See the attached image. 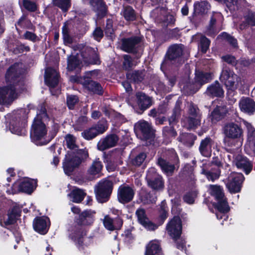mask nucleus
<instances>
[{
    "instance_id": "nucleus-15",
    "label": "nucleus",
    "mask_w": 255,
    "mask_h": 255,
    "mask_svg": "<svg viewBox=\"0 0 255 255\" xmlns=\"http://www.w3.org/2000/svg\"><path fill=\"white\" fill-rule=\"evenodd\" d=\"M233 163L238 168L242 169L247 174H249L253 168V164L248 159L240 154L236 156L234 159Z\"/></svg>"
},
{
    "instance_id": "nucleus-12",
    "label": "nucleus",
    "mask_w": 255,
    "mask_h": 255,
    "mask_svg": "<svg viewBox=\"0 0 255 255\" xmlns=\"http://www.w3.org/2000/svg\"><path fill=\"white\" fill-rule=\"evenodd\" d=\"M92 71L87 72L86 76L83 79H81L80 82L83 85V87L89 91L99 95L102 94V88L101 85L91 80L90 77L92 75Z\"/></svg>"
},
{
    "instance_id": "nucleus-46",
    "label": "nucleus",
    "mask_w": 255,
    "mask_h": 255,
    "mask_svg": "<svg viewBox=\"0 0 255 255\" xmlns=\"http://www.w3.org/2000/svg\"><path fill=\"white\" fill-rule=\"evenodd\" d=\"M97 130L93 127L84 130L81 133L82 136L87 140H91L95 137L97 134Z\"/></svg>"
},
{
    "instance_id": "nucleus-20",
    "label": "nucleus",
    "mask_w": 255,
    "mask_h": 255,
    "mask_svg": "<svg viewBox=\"0 0 255 255\" xmlns=\"http://www.w3.org/2000/svg\"><path fill=\"white\" fill-rule=\"evenodd\" d=\"M59 74L57 71L51 68H47L45 70L44 81L50 87H55L58 83Z\"/></svg>"
},
{
    "instance_id": "nucleus-64",
    "label": "nucleus",
    "mask_w": 255,
    "mask_h": 255,
    "mask_svg": "<svg viewBox=\"0 0 255 255\" xmlns=\"http://www.w3.org/2000/svg\"><path fill=\"white\" fill-rule=\"evenodd\" d=\"M94 38L99 41L103 36V31L100 27H97L93 33Z\"/></svg>"
},
{
    "instance_id": "nucleus-55",
    "label": "nucleus",
    "mask_w": 255,
    "mask_h": 255,
    "mask_svg": "<svg viewBox=\"0 0 255 255\" xmlns=\"http://www.w3.org/2000/svg\"><path fill=\"white\" fill-rule=\"evenodd\" d=\"M216 21V20L213 16L211 18L210 23L206 32L207 35L212 36H214L218 32L217 31L214 30V25H215Z\"/></svg>"
},
{
    "instance_id": "nucleus-45",
    "label": "nucleus",
    "mask_w": 255,
    "mask_h": 255,
    "mask_svg": "<svg viewBox=\"0 0 255 255\" xmlns=\"http://www.w3.org/2000/svg\"><path fill=\"white\" fill-rule=\"evenodd\" d=\"M140 200L141 202L145 204H148L155 202V197L150 193L142 191L140 193Z\"/></svg>"
},
{
    "instance_id": "nucleus-33",
    "label": "nucleus",
    "mask_w": 255,
    "mask_h": 255,
    "mask_svg": "<svg viewBox=\"0 0 255 255\" xmlns=\"http://www.w3.org/2000/svg\"><path fill=\"white\" fill-rule=\"evenodd\" d=\"M90 4L93 9L99 16H103L107 12V7L102 0H91Z\"/></svg>"
},
{
    "instance_id": "nucleus-9",
    "label": "nucleus",
    "mask_w": 255,
    "mask_h": 255,
    "mask_svg": "<svg viewBox=\"0 0 255 255\" xmlns=\"http://www.w3.org/2000/svg\"><path fill=\"white\" fill-rule=\"evenodd\" d=\"M166 230L169 235L173 239L179 238L182 232L181 221L179 217L175 216L168 223Z\"/></svg>"
},
{
    "instance_id": "nucleus-27",
    "label": "nucleus",
    "mask_w": 255,
    "mask_h": 255,
    "mask_svg": "<svg viewBox=\"0 0 255 255\" xmlns=\"http://www.w3.org/2000/svg\"><path fill=\"white\" fill-rule=\"evenodd\" d=\"M136 103L139 109L145 110L152 105L151 98L145 94L138 92L136 95Z\"/></svg>"
},
{
    "instance_id": "nucleus-25",
    "label": "nucleus",
    "mask_w": 255,
    "mask_h": 255,
    "mask_svg": "<svg viewBox=\"0 0 255 255\" xmlns=\"http://www.w3.org/2000/svg\"><path fill=\"white\" fill-rule=\"evenodd\" d=\"M228 109L226 106H217L210 115L212 123H215L222 120L228 113Z\"/></svg>"
},
{
    "instance_id": "nucleus-1",
    "label": "nucleus",
    "mask_w": 255,
    "mask_h": 255,
    "mask_svg": "<svg viewBox=\"0 0 255 255\" xmlns=\"http://www.w3.org/2000/svg\"><path fill=\"white\" fill-rule=\"evenodd\" d=\"M22 72V64L18 63L13 64L7 70L5 75L7 86L0 88V104H9L16 98L15 86Z\"/></svg>"
},
{
    "instance_id": "nucleus-10",
    "label": "nucleus",
    "mask_w": 255,
    "mask_h": 255,
    "mask_svg": "<svg viewBox=\"0 0 255 255\" xmlns=\"http://www.w3.org/2000/svg\"><path fill=\"white\" fill-rule=\"evenodd\" d=\"M134 194L133 188L128 185H121L118 190L117 197L120 203L125 204L131 201Z\"/></svg>"
},
{
    "instance_id": "nucleus-5",
    "label": "nucleus",
    "mask_w": 255,
    "mask_h": 255,
    "mask_svg": "<svg viewBox=\"0 0 255 255\" xmlns=\"http://www.w3.org/2000/svg\"><path fill=\"white\" fill-rule=\"evenodd\" d=\"M189 117L183 121V126L188 129H194L200 125L201 115L197 107L193 104H188Z\"/></svg>"
},
{
    "instance_id": "nucleus-47",
    "label": "nucleus",
    "mask_w": 255,
    "mask_h": 255,
    "mask_svg": "<svg viewBox=\"0 0 255 255\" xmlns=\"http://www.w3.org/2000/svg\"><path fill=\"white\" fill-rule=\"evenodd\" d=\"M69 28L67 24L64 23L62 28L63 41L65 44H70L72 42V38L69 34Z\"/></svg>"
},
{
    "instance_id": "nucleus-24",
    "label": "nucleus",
    "mask_w": 255,
    "mask_h": 255,
    "mask_svg": "<svg viewBox=\"0 0 255 255\" xmlns=\"http://www.w3.org/2000/svg\"><path fill=\"white\" fill-rule=\"evenodd\" d=\"M103 167L102 163L99 158H96L93 160L87 170V174L89 175L88 180L93 179L95 176L101 172Z\"/></svg>"
},
{
    "instance_id": "nucleus-26",
    "label": "nucleus",
    "mask_w": 255,
    "mask_h": 255,
    "mask_svg": "<svg viewBox=\"0 0 255 255\" xmlns=\"http://www.w3.org/2000/svg\"><path fill=\"white\" fill-rule=\"evenodd\" d=\"M213 144L212 139L208 137L201 141L199 151L201 154L206 157L210 156L212 152V146Z\"/></svg>"
},
{
    "instance_id": "nucleus-2",
    "label": "nucleus",
    "mask_w": 255,
    "mask_h": 255,
    "mask_svg": "<svg viewBox=\"0 0 255 255\" xmlns=\"http://www.w3.org/2000/svg\"><path fill=\"white\" fill-rule=\"evenodd\" d=\"M47 119V115L44 108L41 107L40 112L37 114L34 118L31 126L30 137L31 140L37 145H43L45 142L39 141L44 138L47 132L45 120Z\"/></svg>"
},
{
    "instance_id": "nucleus-50",
    "label": "nucleus",
    "mask_w": 255,
    "mask_h": 255,
    "mask_svg": "<svg viewBox=\"0 0 255 255\" xmlns=\"http://www.w3.org/2000/svg\"><path fill=\"white\" fill-rule=\"evenodd\" d=\"M200 47L203 53H206L209 48L210 41L205 36L200 35Z\"/></svg>"
},
{
    "instance_id": "nucleus-56",
    "label": "nucleus",
    "mask_w": 255,
    "mask_h": 255,
    "mask_svg": "<svg viewBox=\"0 0 255 255\" xmlns=\"http://www.w3.org/2000/svg\"><path fill=\"white\" fill-rule=\"evenodd\" d=\"M106 35L113 38L114 36V29L113 28V22L112 20L108 19L107 21V25L105 28Z\"/></svg>"
},
{
    "instance_id": "nucleus-29",
    "label": "nucleus",
    "mask_w": 255,
    "mask_h": 255,
    "mask_svg": "<svg viewBox=\"0 0 255 255\" xmlns=\"http://www.w3.org/2000/svg\"><path fill=\"white\" fill-rule=\"evenodd\" d=\"M81 162L82 161L80 157L75 156L74 157L64 162L63 168L65 173L67 175H70L73 171L74 169L81 163Z\"/></svg>"
},
{
    "instance_id": "nucleus-31",
    "label": "nucleus",
    "mask_w": 255,
    "mask_h": 255,
    "mask_svg": "<svg viewBox=\"0 0 255 255\" xmlns=\"http://www.w3.org/2000/svg\"><path fill=\"white\" fill-rule=\"evenodd\" d=\"M183 45L175 44L171 46L167 53V58L173 60L179 58L183 53Z\"/></svg>"
},
{
    "instance_id": "nucleus-16",
    "label": "nucleus",
    "mask_w": 255,
    "mask_h": 255,
    "mask_svg": "<svg viewBox=\"0 0 255 255\" xmlns=\"http://www.w3.org/2000/svg\"><path fill=\"white\" fill-rule=\"evenodd\" d=\"M119 140V137L115 134L107 135L105 138L101 139L98 143V149L104 151L107 149L115 146Z\"/></svg>"
},
{
    "instance_id": "nucleus-63",
    "label": "nucleus",
    "mask_w": 255,
    "mask_h": 255,
    "mask_svg": "<svg viewBox=\"0 0 255 255\" xmlns=\"http://www.w3.org/2000/svg\"><path fill=\"white\" fill-rule=\"evenodd\" d=\"M23 6L27 10L34 11L36 9V6L34 2L27 0H23Z\"/></svg>"
},
{
    "instance_id": "nucleus-52",
    "label": "nucleus",
    "mask_w": 255,
    "mask_h": 255,
    "mask_svg": "<svg viewBox=\"0 0 255 255\" xmlns=\"http://www.w3.org/2000/svg\"><path fill=\"white\" fill-rule=\"evenodd\" d=\"M180 112V102L177 101L174 109L172 115L169 119V122L170 125L175 122L178 117Z\"/></svg>"
},
{
    "instance_id": "nucleus-37",
    "label": "nucleus",
    "mask_w": 255,
    "mask_h": 255,
    "mask_svg": "<svg viewBox=\"0 0 255 255\" xmlns=\"http://www.w3.org/2000/svg\"><path fill=\"white\" fill-rule=\"evenodd\" d=\"M157 163L162 170L167 175H172L175 169L174 165L169 163L162 158H158Z\"/></svg>"
},
{
    "instance_id": "nucleus-39",
    "label": "nucleus",
    "mask_w": 255,
    "mask_h": 255,
    "mask_svg": "<svg viewBox=\"0 0 255 255\" xmlns=\"http://www.w3.org/2000/svg\"><path fill=\"white\" fill-rule=\"evenodd\" d=\"M82 63L79 55L77 53L75 56L71 55L68 58L67 68L69 70L72 71L77 67H80Z\"/></svg>"
},
{
    "instance_id": "nucleus-28",
    "label": "nucleus",
    "mask_w": 255,
    "mask_h": 255,
    "mask_svg": "<svg viewBox=\"0 0 255 255\" xmlns=\"http://www.w3.org/2000/svg\"><path fill=\"white\" fill-rule=\"evenodd\" d=\"M140 39L137 37H132L123 40L122 49L125 51L131 52L135 49L137 44L139 42Z\"/></svg>"
},
{
    "instance_id": "nucleus-17",
    "label": "nucleus",
    "mask_w": 255,
    "mask_h": 255,
    "mask_svg": "<svg viewBox=\"0 0 255 255\" xmlns=\"http://www.w3.org/2000/svg\"><path fill=\"white\" fill-rule=\"evenodd\" d=\"M95 215L94 210H85L79 215L77 223L82 226L91 225L95 220Z\"/></svg>"
},
{
    "instance_id": "nucleus-43",
    "label": "nucleus",
    "mask_w": 255,
    "mask_h": 255,
    "mask_svg": "<svg viewBox=\"0 0 255 255\" xmlns=\"http://www.w3.org/2000/svg\"><path fill=\"white\" fill-rule=\"evenodd\" d=\"M85 195L84 192L81 189H76L72 191L70 196L72 198L74 202L79 203L83 200Z\"/></svg>"
},
{
    "instance_id": "nucleus-40",
    "label": "nucleus",
    "mask_w": 255,
    "mask_h": 255,
    "mask_svg": "<svg viewBox=\"0 0 255 255\" xmlns=\"http://www.w3.org/2000/svg\"><path fill=\"white\" fill-rule=\"evenodd\" d=\"M86 234L84 232L79 230L74 232L72 236V239L76 243L77 246L80 250L83 249L85 246L84 242L85 241L86 239H84V236ZM85 246H87V245H85Z\"/></svg>"
},
{
    "instance_id": "nucleus-42",
    "label": "nucleus",
    "mask_w": 255,
    "mask_h": 255,
    "mask_svg": "<svg viewBox=\"0 0 255 255\" xmlns=\"http://www.w3.org/2000/svg\"><path fill=\"white\" fill-rule=\"evenodd\" d=\"M19 216V212L16 208H13L11 210H9L7 214V219L4 221L5 225L13 224L17 217Z\"/></svg>"
},
{
    "instance_id": "nucleus-49",
    "label": "nucleus",
    "mask_w": 255,
    "mask_h": 255,
    "mask_svg": "<svg viewBox=\"0 0 255 255\" xmlns=\"http://www.w3.org/2000/svg\"><path fill=\"white\" fill-rule=\"evenodd\" d=\"M54 4L66 11L70 6V0H53Z\"/></svg>"
},
{
    "instance_id": "nucleus-34",
    "label": "nucleus",
    "mask_w": 255,
    "mask_h": 255,
    "mask_svg": "<svg viewBox=\"0 0 255 255\" xmlns=\"http://www.w3.org/2000/svg\"><path fill=\"white\" fill-rule=\"evenodd\" d=\"M145 255H161V248L157 241H152L147 244Z\"/></svg>"
},
{
    "instance_id": "nucleus-13",
    "label": "nucleus",
    "mask_w": 255,
    "mask_h": 255,
    "mask_svg": "<svg viewBox=\"0 0 255 255\" xmlns=\"http://www.w3.org/2000/svg\"><path fill=\"white\" fill-rule=\"evenodd\" d=\"M135 130L137 134H141L143 139L152 137L153 132L150 124L145 121H140L135 124Z\"/></svg>"
},
{
    "instance_id": "nucleus-6",
    "label": "nucleus",
    "mask_w": 255,
    "mask_h": 255,
    "mask_svg": "<svg viewBox=\"0 0 255 255\" xmlns=\"http://www.w3.org/2000/svg\"><path fill=\"white\" fill-rule=\"evenodd\" d=\"M112 191V183L109 180H104L99 183L95 187V192L98 201L104 203L108 201Z\"/></svg>"
},
{
    "instance_id": "nucleus-41",
    "label": "nucleus",
    "mask_w": 255,
    "mask_h": 255,
    "mask_svg": "<svg viewBox=\"0 0 255 255\" xmlns=\"http://www.w3.org/2000/svg\"><path fill=\"white\" fill-rule=\"evenodd\" d=\"M201 173L204 174L209 180L214 181L219 178L220 172L219 168L216 167L215 168H212L211 170L203 169Z\"/></svg>"
},
{
    "instance_id": "nucleus-4",
    "label": "nucleus",
    "mask_w": 255,
    "mask_h": 255,
    "mask_svg": "<svg viewBox=\"0 0 255 255\" xmlns=\"http://www.w3.org/2000/svg\"><path fill=\"white\" fill-rule=\"evenodd\" d=\"M209 193L215 197L218 201L216 208L221 212H226L230 210L227 199L225 197L223 189L218 185H210L209 188Z\"/></svg>"
},
{
    "instance_id": "nucleus-3",
    "label": "nucleus",
    "mask_w": 255,
    "mask_h": 255,
    "mask_svg": "<svg viewBox=\"0 0 255 255\" xmlns=\"http://www.w3.org/2000/svg\"><path fill=\"white\" fill-rule=\"evenodd\" d=\"M75 50L79 51V53L78 54L82 61L85 64H100L98 54L94 49L83 44H78L75 46Z\"/></svg>"
},
{
    "instance_id": "nucleus-57",
    "label": "nucleus",
    "mask_w": 255,
    "mask_h": 255,
    "mask_svg": "<svg viewBox=\"0 0 255 255\" xmlns=\"http://www.w3.org/2000/svg\"><path fill=\"white\" fill-rule=\"evenodd\" d=\"M133 65L132 58L128 55L124 56L123 67L126 70H129Z\"/></svg>"
},
{
    "instance_id": "nucleus-22",
    "label": "nucleus",
    "mask_w": 255,
    "mask_h": 255,
    "mask_svg": "<svg viewBox=\"0 0 255 255\" xmlns=\"http://www.w3.org/2000/svg\"><path fill=\"white\" fill-rule=\"evenodd\" d=\"M24 123L22 121L19 117L16 116L12 117L9 124V130L13 133L17 135H22L24 134Z\"/></svg>"
},
{
    "instance_id": "nucleus-35",
    "label": "nucleus",
    "mask_w": 255,
    "mask_h": 255,
    "mask_svg": "<svg viewBox=\"0 0 255 255\" xmlns=\"http://www.w3.org/2000/svg\"><path fill=\"white\" fill-rule=\"evenodd\" d=\"M224 90L218 82L210 85L207 89V95L212 97H220L224 95Z\"/></svg>"
},
{
    "instance_id": "nucleus-8",
    "label": "nucleus",
    "mask_w": 255,
    "mask_h": 255,
    "mask_svg": "<svg viewBox=\"0 0 255 255\" xmlns=\"http://www.w3.org/2000/svg\"><path fill=\"white\" fill-rule=\"evenodd\" d=\"M220 80L229 90H234L237 88L239 77L230 70L224 69L220 76Z\"/></svg>"
},
{
    "instance_id": "nucleus-18",
    "label": "nucleus",
    "mask_w": 255,
    "mask_h": 255,
    "mask_svg": "<svg viewBox=\"0 0 255 255\" xmlns=\"http://www.w3.org/2000/svg\"><path fill=\"white\" fill-rule=\"evenodd\" d=\"M65 140L68 148L76 151L78 154H82L83 158H86L88 157L87 151L78 149V146L76 143V138L74 135L71 134H67L65 137Z\"/></svg>"
},
{
    "instance_id": "nucleus-51",
    "label": "nucleus",
    "mask_w": 255,
    "mask_h": 255,
    "mask_svg": "<svg viewBox=\"0 0 255 255\" xmlns=\"http://www.w3.org/2000/svg\"><path fill=\"white\" fill-rule=\"evenodd\" d=\"M163 136L167 138L170 139L176 136L177 133L171 127H165L163 129Z\"/></svg>"
},
{
    "instance_id": "nucleus-59",
    "label": "nucleus",
    "mask_w": 255,
    "mask_h": 255,
    "mask_svg": "<svg viewBox=\"0 0 255 255\" xmlns=\"http://www.w3.org/2000/svg\"><path fill=\"white\" fill-rule=\"evenodd\" d=\"M146 157V154L145 153H140L133 160L132 163L135 165L139 166L143 162Z\"/></svg>"
},
{
    "instance_id": "nucleus-62",
    "label": "nucleus",
    "mask_w": 255,
    "mask_h": 255,
    "mask_svg": "<svg viewBox=\"0 0 255 255\" xmlns=\"http://www.w3.org/2000/svg\"><path fill=\"white\" fill-rule=\"evenodd\" d=\"M23 37L27 40H29L33 42L39 40L37 35L30 31H26L23 34Z\"/></svg>"
},
{
    "instance_id": "nucleus-38",
    "label": "nucleus",
    "mask_w": 255,
    "mask_h": 255,
    "mask_svg": "<svg viewBox=\"0 0 255 255\" xmlns=\"http://www.w3.org/2000/svg\"><path fill=\"white\" fill-rule=\"evenodd\" d=\"M121 14L127 21H133L136 19V13L130 6H124Z\"/></svg>"
},
{
    "instance_id": "nucleus-30",
    "label": "nucleus",
    "mask_w": 255,
    "mask_h": 255,
    "mask_svg": "<svg viewBox=\"0 0 255 255\" xmlns=\"http://www.w3.org/2000/svg\"><path fill=\"white\" fill-rule=\"evenodd\" d=\"M103 224L107 229L110 231H114L121 227L122 225V221L120 219L113 220L108 215H106L103 219Z\"/></svg>"
},
{
    "instance_id": "nucleus-44",
    "label": "nucleus",
    "mask_w": 255,
    "mask_h": 255,
    "mask_svg": "<svg viewBox=\"0 0 255 255\" xmlns=\"http://www.w3.org/2000/svg\"><path fill=\"white\" fill-rule=\"evenodd\" d=\"M143 77V73L138 71H134L127 75L128 79L135 83H138L142 81Z\"/></svg>"
},
{
    "instance_id": "nucleus-32",
    "label": "nucleus",
    "mask_w": 255,
    "mask_h": 255,
    "mask_svg": "<svg viewBox=\"0 0 255 255\" xmlns=\"http://www.w3.org/2000/svg\"><path fill=\"white\" fill-rule=\"evenodd\" d=\"M36 181L34 179L24 178L19 185V190L23 192L31 193L35 188Z\"/></svg>"
},
{
    "instance_id": "nucleus-11",
    "label": "nucleus",
    "mask_w": 255,
    "mask_h": 255,
    "mask_svg": "<svg viewBox=\"0 0 255 255\" xmlns=\"http://www.w3.org/2000/svg\"><path fill=\"white\" fill-rule=\"evenodd\" d=\"M146 179L148 185L156 190L160 189L163 187L162 177L157 175L155 168H150L147 172Z\"/></svg>"
},
{
    "instance_id": "nucleus-23",
    "label": "nucleus",
    "mask_w": 255,
    "mask_h": 255,
    "mask_svg": "<svg viewBox=\"0 0 255 255\" xmlns=\"http://www.w3.org/2000/svg\"><path fill=\"white\" fill-rule=\"evenodd\" d=\"M49 222V219L46 217L37 218L33 221V228L40 234H45L48 231Z\"/></svg>"
},
{
    "instance_id": "nucleus-53",
    "label": "nucleus",
    "mask_w": 255,
    "mask_h": 255,
    "mask_svg": "<svg viewBox=\"0 0 255 255\" xmlns=\"http://www.w3.org/2000/svg\"><path fill=\"white\" fill-rule=\"evenodd\" d=\"M93 127L96 129L98 135L103 133L108 128L107 124L105 121H102L99 122L97 125Z\"/></svg>"
},
{
    "instance_id": "nucleus-21",
    "label": "nucleus",
    "mask_w": 255,
    "mask_h": 255,
    "mask_svg": "<svg viewBox=\"0 0 255 255\" xmlns=\"http://www.w3.org/2000/svg\"><path fill=\"white\" fill-rule=\"evenodd\" d=\"M139 223L149 230H154L157 226L152 223L146 217L145 210L143 209H138L135 212Z\"/></svg>"
},
{
    "instance_id": "nucleus-36",
    "label": "nucleus",
    "mask_w": 255,
    "mask_h": 255,
    "mask_svg": "<svg viewBox=\"0 0 255 255\" xmlns=\"http://www.w3.org/2000/svg\"><path fill=\"white\" fill-rule=\"evenodd\" d=\"M211 79L212 76L210 73L199 71H196L195 78V83L200 86L209 82Z\"/></svg>"
},
{
    "instance_id": "nucleus-48",
    "label": "nucleus",
    "mask_w": 255,
    "mask_h": 255,
    "mask_svg": "<svg viewBox=\"0 0 255 255\" xmlns=\"http://www.w3.org/2000/svg\"><path fill=\"white\" fill-rule=\"evenodd\" d=\"M248 139L252 150L255 152V129L251 128L249 129Z\"/></svg>"
},
{
    "instance_id": "nucleus-61",
    "label": "nucleus",
    "mask_w": 255,
    "mask_h": 255,
    "mask_svg": "<svg viewBox=\"0 0 255 255\" xmlns=\"http://www.w3.org/2000/svg\"><path fill=\"white\" fill-rule=\"evenodd\" d=\"M223 38L227 39V40L234 47L237 46V41L236 39L231 36L230 35L226 32L222 33L220 35Z\"/></svg>"
},
{
    "instance_id": "nucleus-14",
    "label": "nucleus",
    "mask_w": 255,
    "mask_h": 255,
    "mask_svg": "<svg viewBox=\"0 0 255 255\" xmlns=\"http://www.w3.org/2000/svg\"><path fill=\"white\" fill-rule=\"evenodd\" d=\"M224 133L228 138L237 139L241 136L242 129L237 124L234 123H230L225 126Z\"/></svg>"
},
{
    "instance_id": "nucleus-58",
    "label": "nucleus",
    "mask_w": 255,
    "mask_h": 255,
    "mask_svg": "<svg viewBox=\"0 0 255 255\" xmlns=\"http://www.w3.org/2000/svg\"><path fill=\"white\" fill-rule=\"evenodd\" d=\"M78 98L75 95H68L67 98V104L70 109H72L78 102Z\"/></svg>"
},
{
    "instance_id": "nucleus-19",
    "label": "nucleus",
    "mask_w": 255,
    "mask_h": 255,
    "mask_svg": "<svg viewBox=\"0 0 255 255\" xmlns=\"http://www.w3.org/2000/svg\"><path fill=\"white\" fill-rule=\"evenodd\" d=\"M239 105L241 111L245 113L252 115L255 112V102L250 98H242Z\"/></svg>"
},
{
    "instance_id": "nucleus-54",
    "label": "nucleus",
    "mask_w": 255,
    "mask_h": 255,
    "mask_svg": "<svg viewBox=\"0 0 255 255\" xmlns=\"http://www.w3.org/2000/svg\"><path fill=\"white\" fill-rule=\"evenodd\" d=\"M244 1V0H224L223 2L226 4L230 10H233L235 9V5L237 6Z\"/></svg>"
},
{
    "instance_id": "nucleus-7",
    "label": "nucleus",
    "mask_w": 255,
    "mask_h": 255,
    "mask_svg": "<svg viewBox=\"0 0 255 255\" xmlns=\"http://www.w3.org/2000/svg\"><path fill=\"white\" fill-rule=\"evenodd\" d=\"M244 180V177L242 173H232L228 177L226 186L230 192H239L241 190Z\"/></svg>"
},
{
    "instance_id": "nucleus-60",
    "label": "nucleus",
    "mask_w": 255,
    "mask_h": 255,
    "mask_svg": "<svg viewBox=\"0 0 255 255\" xmlns=\"http://www.w3.org/2000/svg\"><path fill=\"white\" fill-rule=\"evenodd\" d=\"M197 196V193L195 191L188 193L184 196V200L188 204H193L194 202L195 198Z\"/></svg>"
}]
</instances>
